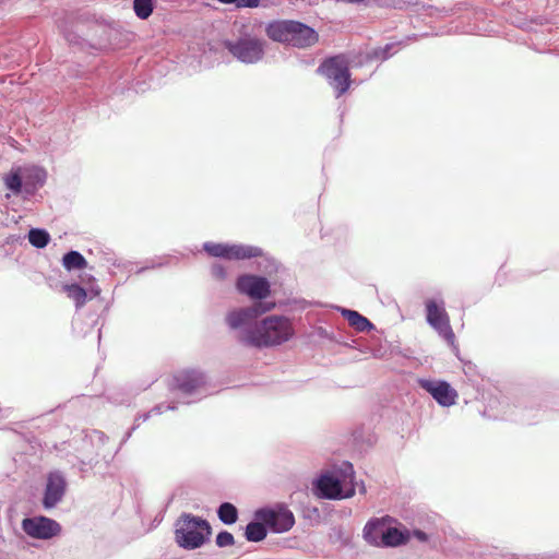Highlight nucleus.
Listing matches in <instances>:
<instances>
[{"label": "nucleus", "mask_w": 559, "mask_h": 559, "mask_svg": "<svg viewBox=\"0 0 559 559\" xmlns=\"http://www.w3.org/2000/svg\"><path fill=\"white\" fill-rule=\"evenodd\" d=\"M382 535V548H396L406 545L411 540V530L402 523L385 525Z\"/></svg>", "instance_id": "obj_20"}, {"label": "nucleus", "mask_w": 559, "mask_h": 559, "mask_svg": "<svg viewBox=\"0 0 559 559\" xmlns=\"http://www.w3.org/2000/svg\"><path fill=\"white\" fill-rule=\"evenodd\" d=\"M177 403H169V404H157L155 405L151 411L146 412V413H143V414H139L136 417H135V421H138L139 419H143V421H146L148 420L153 415H160L163 414L164 412L166 411H175L177 409Z\"/></svg>", "instance_id": "obj_31"}, {"label": "nucleus", "mask_w": 559, "mask_h": 559, "mask_svg": "<svg viewBox=\"0 0 559 559\" xmlns=\"http://www.w3.org/2000/svg\"><path fill=\"white\" fill-rule=\"evenodd\" d=\"M350 67H361L357 56L349 59L346 53H337L325 57L317 68L316 72L324 76L329 85L334 90L338 98L346 94L352 86Z\"/></svg>", "instance_id": "obj_4"}, {"label": "nucleus", "mask_w": 559, "mask_h": 559, "mask_svg": "<svg viewBox=\"0 0 559 559\" xmlns=\"http://www.w3.org/2000/svg\"><path fill=\"white\" fill-rule=\"evenodd\" d=\"M272 305L265 306L264 304H257L252 307L235 309L227 312L225 322L230 330H239L238 341L248 346L247 331L258 322H254L261 314L271 310Z\"/></svg>", "instance_id": "obj_9"}, {"label": "nucleus", "mask_w": 559, "mask_h": 559, "mask_svg": "<svg viewBox=\"0 0 559 559\" xmlns=\"http://www.w3.org/2000/svg\"><path fill=\"white\" fill-rule=\"evenodd\" d=\"M47 171L37 165L14 166L4 176V187L14 195H23L24 199L34 197L47 181Z\"/></svg>", "instance_id": "obj_5"}, {"label": "nucleus", "mask_w": 559, "mask_h": 559, "mask_svg": "<svg viewBox=\"0 0 559 559\" xmlns=\"http://www.w3.org/2000/svg\"><path fill=\"white\" fill-rule=\"evenodd\" d=\"M88 435L92 441L94 442L95 447L104 445L108 440V437L103 431L99 430H92L88 432Z\"/></svg>", "instance_id": "obj_39"}, {"label": "nucleus", "mask_w": 559, "mask_h": 559, "mask_svg": "<svg viewBox=\"0 0 559 559\" xmlns=\"http://www.w3.org/2000/svg\"><path fill=\"white\" fill-rule=\"evenodd\" d=\"M359 492L362 495L366 493V486H365L364 481L360 483Z\"/></svg>", "instance_id": "obj_45"}, {"label": "nucleus", "mask_w": 559, "mask_h": 559, "mask_svg": "<svg viewBox=\"0 0 559 559\" xmlns=\"http://www.w3.org/2000/svg\"><path fill=\"white\" fill-rule=\"evenodd\" d=\"M237 292L253 300H264L271 295V283L262 275L240 274L235 283Z\"/></svg>", "instance_id": "obj_16"}, {"label": "nucleus", "mask_w": 559, "mask_h": 559, "mask_svg": "<svg viewBox=\"0 0 559 559\" xmlns=\"http://www.w3.org/2000/svg\"><path fill=\"white\" fill-rule=\"evenodd\" d=\"M385 524L377 518L370 519L362 531V536L365 540L374 547H382V534L384 533Z\"/></svg>", "instance_id": "obj_24"}, {"label": "nucleus", "mask_w": 559, "mask_h": 559, "mask_svg": "<svg viewBox=\"0 0 559 559\" xmlns=\"http://www.w3.org/2000/svg\"><path fill=\"white\" fill-rule=\"evenodd\" d=\"M79 463V471L84 474L87 472V466L88 465H83L81 462H78Z\"/></svg>", "instance_id": "obj_44"}, {"label": "nucleus", "mask_w": 559, "mask_h": 559, "mask_svg": "<svg viewBox=\"0 0 559 559\" xmlns=\"http://www.w3.org/2000/svg\"><path fill=\"white\" fill-rule=\"evenodd\" d=\"M215 544L219 548L229 547L235 544V537L230 532L223 530L217 533Z\"/></svg>", "instance_id": "obj_33"}, {"label": "nucleus", "mask_w": 559, "mask_h": 559, "mask_svg": "<svg viewBox=\"0 0 559 559\" xmlns=\"http://www.w3.org/2000/svg\"><path fill=\"white\" fill-rule=\"evenodd\" d=\"M259 512L254 510L251 521L245 528V538L250 543H260L264 540L269 534V530L264 521L259 519Z\"/></svg>", "instance_id": "obj_22"}, {"label": "nucleus", "mask_w": 559, "mask_h": 559, "mask_svg": "<svg viewBox=\"0 0 559 559\" xmlns=\"http://www.w3.org/2000/svg\"><path fill=\"white\" fill-rule=\"evenodd\" d=\"M58 27L69 46L80 51L94 53L116 46L118 32L112 22L104 19L90 21L86 12L67 16Z\"/></svg>", "instance_id": "obj_1"}, {"label": "nucleus", "mask_w": 559, "mask_h": 559, "mask_svg": "<svg viewBox=\"0 0 559 559\" xmlns=\"http://www.w3.org/2000/svg\"><path fill=\"white\" fill-rule=\"evenodd\" d=\"M28 242L36 249H44L51 240L50 234L45 228L32 227L27 234Z\"/></svg>", "instance_id": "obj_28"}, {"label": "nucleus", "mask_w": 559, "mask_h": 559, "mask_svg": "<svg viewBox=\"0 0 559 559\" xmlns=\"http://www.w3.org/2000/svg\"><path fill=\"white\" fill-rule=\"evenodd\" d=\"M417 383L419 388L429 393L440 406L449 407L456 403L457 392L448 381H436L431 379L419 378Z\"/></svg>", "instance_id": "obj_18"}, {"label": "nucleus", "mask_w": 559, "mask_h": 559, "mask_svg": "<svg viewBox=\"0 0 559 559\" xmlns=\"http://www.w3.org/2000/svg\"><path fill=\"white\" fill-rule=\"evenodd\" d=\"M103 260L107 263V264H111L114 266H117V267H123L126 270H128L129 266L132 265V262H121V261H118L114 254L111 253H105Z\"/></svg>", "instance_id": "obj_37"}, {"label": "nucleus", "mask_w": 559, "mask_h": 559, "mask_svg": "<svg viewBox=\"0 0 559 559\" xmlns=\"http://www.w3.org/2000/svg\"><path fill=\"white\" fill-rule=\"evenodd\" d=\"M257 258H260L258 265L261 271L270 275L277 272L280 263L275 258L265 253L263 250Z\"/></svg>", "instance_id": "obj_30"}, {"label": "nucleus", "mask_w": 559, "mask_h": 559, "mask_svg": "<svg viewBox=\"0 0 559 559\" xmlns=\"http://www.w3.org/2000/svg\"><path fill=\"white\" fill-rule=\"evenodd\" d=\"M319 41V33L312 26L294 20L289 46L307 49L314 46Z\"/></svg>", "instance_id": "obj_19"}, {"label": "nucleus", "mask_w": 559, "mask_h": 559, "mask_svg": "<svg viewBox=\"0 0 559 559\" xmlns=\"http://www.w3.org/2000/svg\"><path fill=\"white\" fill-rule=\"evenodd\" d=\"M21 527L27 536L44 540L58 536L62 531L61 525L56 520L45 515L24 518Z\"/></svg>", "instance_id": "obj_15"}, {"label": "nucleus", "mask_w": 559, "mask_h": 559, "mask_svg": "<svg viewBox=\"0 0 559 559\" xmlns=\"http://www.w3.org/2000/svg\"><path fill=\"white\" fill-rule=\"evenodd\" d=\"M223 46L237 61L255 64L263 59L266 43L250 33H243L236 39H225Z\"/></svg>", "instance_id": "obj_8"}, {"label": "nucleus", "mask_w": 559, "mask_h": 559, "mask_svg": "<svg viewBox=\"0 0 559 559\" xmlns=\"http://www.w3.org/2000/svg\"><path fill=\"white\" fill-rule=\"evenodd\" d=\"M12 409L10 407L2 408L0 407V418L9 417Z\"/></svg>", "instance_id": "obj_42"}, {"label": "nucleus", "mask_w": 559, "mask_h": 559, "mask_svg": "<svg viewBox=\"0 0 559 559\" xmlns=\"http://www.w3.org/2000/svg\"><path fill=\"white\" fill-rule=\"evenodd\" d=\"M155 8V0H133V11L141 20L148 19Z\"/></svg>", "instance_id": "obj_29"}, {"label": "nucleus", "mask_w": 559, "mask_h": 559, "mask_svg": "<svg viewBox=\"0 0 559 559\" xmlns=\"http://www.w3.org/2000/svg\"><path fill=\"white\" fill-rule=\"evenodd\" d=\"M427 323L457 350L454 345L455 334L450 324V318L445 310V302L442 298H429L425 301Z\"/></svg>", "instance_id": "obj_10"}, {"label": "nucleus", "mask_w": 559, "mask_h": 559, "mask_svg": "<svg viewBox=\"0 0 559 559\" xmlns=\"http://www.w3.org/2000/svg\"><path fill=\"white\" fill-rule=\"evenodd\" d=\"M62 266L68 271L83 270L87 267V261L85 257L76 250H69L62 255Z\"/></svg>", "instance_id": "obj_26"}, {"label": "nucleus", "mask_w": 559, "mask_h": 559, "mask_svg": "<svg viewBox=\"0 0 559 559\" xmlns=\"http://www.w3.org/2000/svg\"><path fill=\"white\" fill-rule=\"evenodd\" d=\"M79 333H81L83 336L87 334V331H84L83 329H80Z\"/></svg>", "instance_id": "obj_46"}, {"label": "nucleus", "mask_w": 559, "mask_h": 559, "mask_svg": "<svg viewBox=\"0 0 559 559\" xmlns=\"http://www.w3.org/2000/svg\"><path fill=\"white\" fill-rule=\"evenodd\" d=\"M210 257L219 258L225 260H248L258 257L262 253V248L252 245L243 243H227V242H212L206 241L202 246Z\"/></svg>", "instance_id": "obj_11"}, {"label": "nucleus", "mask_w": 559, "mask_h": 559, "mask_svg": "<svg viewBox=\"0 0 559 559\" xmlns=\"http://www.w3.org/2000/svg\"><path fill=\"white\" fill-rule=\"evenodd\" d=\"M430 536L431 535L424 530L416 528V527L411 530V538L414 537L421 544L428 543L430 540Z\"/></svg>", "instance_id": "obj_38"}, {"label": "nucleus", "mask_w": 559, "mask_h": 559, "mask_svg": "<svg viewBox=\"0 0 559 559\" xmlns=\"http://www.w3.org/2000/svg\"><path fill=\"white\" fill-rule=\"evenodd\" d=\"M96 323H97V319H93L92 320V324H91V329H93L94 324H96Z\"/></svg>", "instance_id": "obj_47"}, {"label": "nucleus", "mask_w": 559, "mask_h": 559, "mask_svg": "<svg viewBox=\"0 0 559 559\" xmlns=\"http://www.w3.org/2000/svg\"><path fill=\"white\" fill-rule=\"evenodd\" d=\"M97 337H98V340H100V329H98Z\"/></svg>", "instance_id": "obj_49"}, {"label": "nucleus", "mask_w": 559, "mask_h": 559, "mask_svg": "<svg viewBox=\"0 0 559 559\" xmlns=\"http://www.w3.org/2000/svg\"><path fill=\"white\" fill-rule=\"evenodd\" d=\"M62 289L74 302L76 314L73 318L72 328L75 332H78L79 324L81 322L79 310L83 308L87 301H92L93 299L97 298L100 295L102 289L95 283H93L88 288H85L76 282L64 284Z\"/></svg>", "instance_id": "obj_17"}, {"label": "nucleus", "mask_w": 559, "mask_h": 559, "mask_svg": "<svg viewBox=\"0 0 559 559\" xmlns=\"http://www.w3.org/2000/svg\"><path fill=\"white\" fill-rule=\"evenodd\" d=\"M397 45L399 43H388L382 47L372 48L365 55L357 56V59H359V64L364 66L366 63H370L373 60L386 61L395 55V48Z\"/></svg>", "instance_id": "obj_23"}, {"label": "nucleus", "mask_w": 559, "mask_h": 559, "mask_svg": "<svg viewBox=\"0 0 559 559\" xmlns=\"http://www.w3.org/2000/svg\"><path fill=\"white\" fill-rule=\"evenodd\" d=\"M165 265H167L166 261L150 260V261L146 262V264L144 266H141V267L136 269L135 270V274H142V273H144L147 270H154V269H157V267H163Z\"/></svg>", "instance_id": "obj_36"}, {"label": "nucleus", "mask_w": 559, "mask_h": 559, "mask_svg": "<svg viewBox=\"0 0 559 559\" xmlns=\"http://www.w3.org/2000/svg\"><path fill=\"white\" fill-rule=\"evenodd\" d=\"M257 511L260 514L259 519L264 521V524L271 533H286L295 525L294 513L283 502L264 506L258 508Z\"/></svg>", "instance_id": "obj_12"}, {"label": "nucleus", "mask_w": 559, "mask_h": 559, "mask_svg": "<svg viewBox=\"0 0 559 559\" xmlns=\"http://www.w3.org/2000/svg\"><path fill=\"white\" fill-rule=\"evenodd\" d=\"M212 527L207 520L191 514L182 513L175 524V540L186 550L201 548L210 540Z\"/></svg>", "instance_id": "obj_6"}, {"label": "nucleus", "mask_w": 559, "mask_h": 559, "mask_svg": "<svg viewBox=\"0 0 559 559\" xmlns=\"http://www.w3.org/2000/svg\"><path fill=\"white\" fill-rule=\"evenodd\" d=\"M295 334L292 321L285 316H269L247 331L248 346L270 348L288 342Z\"/></svg>", "instance_id": "obj_3"}, {"label": "nucleus", "mask_w": 559, "mask_h": 559, "mask_svg": "<svg viewBox=\"0 0 559 559\" xmlns=\"http://www.w3.org/2000/svg\"><path fill=\"white\" fill-rule=\"evenodd\" d=\"M5 140L12 141L14 139L11 135H9Z\"/></svg>", "instance_id": "obj_48"}, {"label": "nucleus", "mask_w": 559, "mask_h": 559, "mask_svg": "<svg viewBox=\"0 0 559 559\" xmlns=\"http://www.w3.org/2000/svg\"><path fill=\"white\" fill-rule=\"evenodd\" d=\"M68 483L61 471L55 469L47 474L46 483L40 499L44 510L55 509L66 496Z\"/></svg>", "instance_id": "obj_14"}, {"label": "nucleus", "mask_w": 559, "mask_h": 559, "mask_svg": "<svg viewBox=\"0 0 559 559\" xmlns=\"http://www.w3.org/2000/svg\"><path fill=\"white\" fill-rule=\"evenodd\" d=\"M206 374L198 369H187L177 373L174 377V386L181 394V400H179L178 403L191 404L195 401L201 400V397H199L198 400H185V397L198 393L199 390L206 384Z\"/></svg>", "instance_id": "obj_13"}, {"label": "nucleus", "mask_w": 559, "mask_h": 559, "mask_svg": "<svg viewBox=\"0 0 559 559\" xmlns=\"http://www.w3.org/2000/svg\"><path fill=\"white\" fill-rule=\"evenodd\" d=\"M139 428L138 421L134 420L133 426L126 432L124 437L121 440L120 447L126 443L132 436L133 431Z\"/></svg>", "instance_id": "obj_41"}, {"label": "nucleus", "mask_w": 559, "mask_h": 559, "mask_svg": "<svg viewBox=\"0 0 559 559\" xmlns=\"http://www.w3.org/2000/svg\"><path fill=\"white\" fill-rule=\"evenodd\" d=\"M313 493L322 499L343 500L356 492L353 464L345 461L340 468L328 471L312 483Z\"/></svg>", "instance_id": "obj_2"}, {"label": "nucleus", "mask_w": 559, "mask_h": 559, "mask_svg": "<svg viewBox=\"0 0 559 559\" xmlns=\"http://www.w3.org/2000/svg\"><path fill=\"white\" fill-rule=\"evenodd\" d=\"M107 399L110 403L114 404H123L128 402L129 400L126 396L118 397L114 392L108 393Z\"/></svg>", "instance_id": "obj_40"}, {"label": "nucleus", "mask_w": 559, "mask_h": 559, "mask_svg": "<svg viewBox=\"0 0 559 559\" xmlns=\"http://www.w3.org/2000/svg\"><path fill=\"white\" fill-rule=\"evenodd\" d=\"M218 520L225 525H233L238 521L239 512L231 502H222L216 510Z\"/></svg>", "instance_id": "obj_27"}, {"label": "nucleus", "mask_w": 559, "mask_h": 559, "mask_svg": "<svg viewBox=\"0 0 559 559\" xmlns=\"http://www.w3.org/2000/svg\"><path fill=\"white\" fill-rule=\"evenodd\" d=\"M223 4H234L236 8H258L261 0H216Z\"/></svg>", "instance_id": "obj_34"}, {"label": "nucleus", "mask_w": 559, "mask_h": 559, "mask_svg": "<svg viewBox=\"0 0 559 559\" xmlns=\"http://www.w3.org/2000/svg\"><path fill=\"white\" fill-rule=\"evenodd\" d=\"M211 274L214 278L224 281L227 277V271L222 263L215 262L211 266Z\"/></svg>", "instance_id": "obj_35"}, {"label": "nucleus", "mask_w": 559, "mask_h": 559, "mask_svg": "<svg viewBox=\"0 0 559 559\" xmlns=\"http://www.w3.org/2000/svg\"><path fill=\"white\" fill-rule=\"evenodd\" d=\"M294 20H273L265 25V35L275 43L289 45Z\"/></svg>", "instance_id": "obj_21"}, {"label": "nucleus", "mask_w": 559, "mask_h": 559, "mask_svg": "<svg viewBox=\"0 0 559 559\" xmlns=\"http://www.w3.org/2000/svg\"><path fill=\"white\" fill-rule=\"evenodd\" d=\"M60 457L68 459V462L75 465V462H81L83 465L95 466L99 456L98 451H94V442L92 441L88 432L81 431L76 433L71 440L63 441L53 445Z\"/></svg>", "instance_id": "obj_7"}, {"label": "nucleus", "mask_w": 559, "mask_h": 559, "mask_svg": "<svg viewBox=\"0 0 559 559\" xmlns=\"http://www.w3.org/2000/svg\"><path fill=\"white\" fill-rule=\"evenodd\" d=\"M90 280H91V281H93V282H95V278H94V276H92V275L90 276Z\"/></svg>", "instance_id": "obj_50"}, {"label": "nucleus", "mask_w": 559, "mask_h": 559, "mask_svg": "<svg viewBox=\"0 0 559 559\" xmlns=\"http://www.w3.org/2000/svg\"><path fill=\"white\" fill-rule=\"evenodd\" d=\"M341 313L357 332H369L374 329L373 323L356 310L342 309Z\"/></svg>", "instance_id": "obj_25"}, {"label": "nucleus", "mask_w": 559, "mask_h": 559, "mask_svg": "<svg viewBox=\"0 0 559 559\" xmlns=\"http://www.w3.org/2000/svg\"><path fill=\"white\" fill-rule=\"evenodd\" d=\"M533 419H534L533 417H531L528 415L526 416L525 414H523V416H522V421L525 424H528V425L533 424Z\"/></svg>", "instance_id": "obj_43"}, {"label": "nucleus", "mask_w": 559, "mask_h": 559, "mask_svg": "<svg viewBox=\"0 0 559 559\" xmlns=\"http://www.w3.org/2000/svg\"><path fill=\"white\" fill-rule=\"evenodd\" d=\"M372 2L380 8H389L396 10H404L416 3L411 0H372Z\"/></svg>", "instance_id": "obj_32"}]
</instances>
